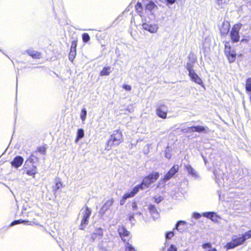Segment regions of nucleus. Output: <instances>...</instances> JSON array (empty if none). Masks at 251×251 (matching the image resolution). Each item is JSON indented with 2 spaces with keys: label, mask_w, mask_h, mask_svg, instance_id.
I'll list each match as a JSON object with an SVG mask.
<instances>
[{
  "label": "nucleus",
  "mask_w": 251,
  "mask_h": 251,
  "mask_svg": "<svg viewBox=\"0 0 251 251\" xmlns=\"http://www.w3.org/2000/svg\"><path fill=\"white\" fill-rule=\"evenodd\" d=\"M134 214V215H140L142 214L140 212H135Z\"/></svg>",
  "instance_id": "603ef678"
},
{
  "label": "nucleus",
  "mask_w": 251,
  "mask_h": 251,
  "mask_svg": "<svg viewBox=\"0 0 251 251\" xmlns=\"http://www.w3.org/2000/svg\"><path fill=\"white\" fill-rule=\"evenodd\" d=\"M241 24H238L235 25L232 27L230 33V36L232 41L234 43L237 42L239 40V31L242 27Z\"/></svg>",
  "instance_id": "39448f33"
},
{
  "label": "nucleus",
  "mask_w": 251,
  "mask_h": 251,
  "mask_svg": "<svg viewBox=\"0 0 251 251\" xmlns=\"http://www.w3.org/2000/svg\"><path fill=\"white\" fill-rule=\"evenodd\" d=\"M61 185V183L60 182H56L55 184V188L56 189H59Z\"/></svg>",
  "instance_id": "de8ad7c7"
},
{
  "label": "nucleus",
  "mask_w": 251,
  "mask_h": 251,
  "mask_svg": "<svg viewBox=\"0 0 251 251\" xmlns=\"http://www.w3.org/2000/svg\"><path fill=\"white\" fill-rule=\"evenodd\" d=\"M26 222H29L28 221H25V220H15L11 223V224L10 225V226H15L17 224L25 223Z\"/></svg>",
  "instance_id": "7c9ffc66"
},
{
  "label": "nucleus",
  "mask_w": 251,
  "mask_h": 251,
  "mask_svg": "<svg viewBox=\"0 0 251 251\" xmlns=\"http://www.w3.org/2000/svg\"><path fill=\"white\" fill-rule=\"evenodd\" d=\"M118 232L122 239L123 237L128 236L129 234V231L125 229L124 227H119L118 229Z\"/></svg>",
  "instance_id": "4be33fe9"
},
{
  "label": "nucleus",
  "mask_w": 251,
  "mask_h": 251,
  "mask_svg": "<svg viewBox=\"0 0 251 251\" xmlns=\"http://www.w3.org/2000/svg\"><path fill=\"white\" fill-rule=\"evenodd\" d=\"M100 251H107V250L103 248L101 245H100Z\"/></svg>",
  "instance_id": "09e8293b"
},
{
  "label": "nucleus",
  "mask_w": 251,
  "mask_h": 251,
  "mask_svg": "<svg viewBox=\"0 0 251 251\" xmlns=\"http://www.w3.org/2000/svg\"><path fill=\"white\" fill-rule=\"evenodd\" d=\"M154 200L155 202L158 203L163 200V198L162 197L159 196L157 198H154Z\"/></svg>",
  "instance_id": "a19ab883"
},
{
  "label": "nucleus",
  "mask_w": 251,
  "mask_h": 251,
  "mask_svg": "<svg viewBox=\"0 0 251 251\" xmlns=\"http://www.w3.org/2000/svg\"><path fill=\"white\" fill-rule=\"evenodd\" d=\"M241 235L244 242L246 240L251 238V230L246 232L244 234Z\"/></svg>",
  "instance_id": "bb28decb"
},
{
  "label": "nucleus",
  "mask_w": 251,
  "mask_h": 251,
  "mask_svg": "<svg viewBox=\"0 0 251 251\" xmlns=\"http://www.w3.org/2000/svg\"><path fill=\"white\" fill-rule=\"evenodd\" d=\"M226 55L229 62H233L235 61L236 58V53L233 50H231L230 53H228Z\"/></svg>",
  "instance_id": "5701e85b"
},
{
  "label": "nucleus",
  "mask_w": 251,
  "mask_h": 251,
  "mask_svg": "<svg viewBox=\"0 0 251 251\" xmlns=\"http://www.w3.org/2000/svg\"><path fill=\"white\" fill-rule=\"evenodd\" d=\"M176 0H165V4L168 7H170L171 5L174 4Z\"/></svg>",
  "instance_id": "72a5a7b5"
},
{
  "label": "nucleus",
  "mask_w": 251,
  "mask_h": 251,
  "mask_svg": "<svg viewBox=\"0 0 251 251\" xmlns=\"http://www.w3.org/2000/svg\"><path fill=\"white\" fill-rule=\"evenodd\" d=\"M123 140L122 131L119 130L113 131L109 139L106 142V150H109L112 146L119 145Z\"/></svg>",
  "instance_id": "f257e3e1"
},
{
  "label": "nucleus",
  "mask_w": 251,
  "mask_h": 251,
  "mask_svg": "<svg viewBox=\"0 0 251 251\" xmlns=\"http://www.w3.org/2000/svg\"><path fill=\"white\" fill-rule=\"evenodd\" d=\"M167 251H177V249L174 245H171L168 249Z\"/></svg>",
  "instance_id": "4c0bfd02"
},
{
  "label": "nucleus",
  "mask_w": 251,
  "mask_h": 251,
  "mask_svg": "<svg viewBox=\"0 0 251 251\" xmlns=\"http://www.w3.org/2000/svg\"><path fill=\"white\" fill-rule=\"evenodd\" d=\"M219 218H220V217L215 214V215L214 217V218L212 220V221L213 222H218Z\"/></svg>",
  "instance_id": "49530a36"
},
{
  "label": "nucleus",
  "mask_w": 251,
  "mask_h": 251,
  "mask_svg": "<svg viewBox=\"0 0 251 251\" xmlns=\"http://www.w3.org/2000/svg\"><path fill=\"white\" fill-rule=\"evenodd\" d=\"M186 67L187 70L189 72V74L195 71L193 69V65L190 63H187Z\"/></svg>",
  "instance_id": "2f4dec72"
},
{
  "label": "nucleus",
  "mask_w": 251,
  "mask_h": 251,
  "mask_svg": "<svg viewBox=\"0 0 251 251\" xmlns=\"http://www.w3.org/2000/svg\"><path fill=\"white\" fill-rule=\"evenodd\" d=\"M98 234L99 235H100V236H102V234H103V232H102V230L101 229H99L98 230Z\"/></svg>",
  "instance_id": "8fccbe9b"
},
{
  "label": "nucleus",
  "mask_w": 251,
  "mask_h": 251,
  "mask_svg": "<svg viewBox=\"0 0 251 251\" xmlns=\"http://www.w3.org/2000/svg\"><path fill=\"white\" fill-rule=\"evenodd\" d=\"M232 50L231 49L230 46L229 45V43L228 42H226L225 44V52L226 55L227 54L230 53V51Z\"/></svg>",
  "instance_id": "c756f323"
},
{
  "label": "nucleus",
  "mask_w": 251,
  "mask_h": 251,
  "mask_svg": "<svg viewBox=\"0 0 251 251\" xmlns=\"http://www.w3.org/2000/svg\"><path fill=\"white\" fill-rule=\"evenodd\" d=\"M24 170L26 175L33 177H35V175L37 173V167L34 164H28V165L24 164Z\"/></svg>",
  "instance_id": "423d86ee"
},
{
  "label": "nucleus",
  "mask_w": 251,
  "mask_h": 251,
  "mask_svg": "<svg viewBox=\"0 0 251 251\" xmlns=\"http://www.w3.org/2000/svg\"><path fill=\"white\" fill-rule=\"evenodd\" d=\"M126 200L127 199L123 196L122 199L120 201V204L122 205H124L125 203Z\"/></svg>",
  "instance_id": "c03bdc74"
},
{
  "label": "nucleus",
  "mask_w": 251,
  "mask_h": 251,
  "mask_svg": "<svg viewBox=\"0 0 251 251\" xmlns=\"http://www.w3.org/2000/svg\"><path fill=\"white\" fill-rule=\"evenodd\" d=\"M112 71L110 67H104L100 72V75L101 76L108 75L112 72Z\"/></svg>",
  "instance_id": "aec40b11"
},
{
  "label": "nucleus",
  "mask_w": 251,
  "mask_h": 251,
  "mask_svg": "<svg viewBox=\"0 0 251 251\" xmlns=\"http://www.w3.org/2000/svg\"><path fill=\"white\" fill-rule=\"evenodd\" d=\"M134 215H134V213H132V214H129V217H128V219H129V221L130 222H132V220L134 219Z\"/></svg>",
  "instance_id": "a18cd8bd"
},
{
  "label": "nucleus",
  "mask_w": 251,
  "mask_h": 251,
  "mask_svg": "<svg viewBox=\"0 0 251 251\" xmlns=\"http://www.w3.org/2000/svg\"><path fill=\"white\" fill-rule=\"evenodd\" d=\"M158 0L163 3H164L165 4V0Z\"/></svg>",
  "instance_id": "864d4df0"
},
{
  "label": "nucleus",
  "mask_w": 251,
  "mask_h": 251,
  "mask_svg": "<svg viewBox=\"0 0 251 251\" xmlns=\"http://www.w3.org/2000/svg\"><path fill=\"white\" fill-rule=\"evenodd\" d=\"M24 158L21 156H16L11 162L12 166L15 168L20 167L24 162Z\"/></svg>",
  "instance_id": "9b49d317"
},
{
  "label": "nucleus",
  "mask_w": 251,
  "mask_h": 251,
  "mask_svg": "<svg viewBox=\"0 0 251 251\" xmlns=\"http://www.w3.org/2000/svg\"><path fill=\"white\" fill-rule=\"evenodd\" d=\"M72 58V57H71V55H70V57H69L70 60H71Z\"/></svg>",
  "instance_id": "4d7b16f0"
},
{
  "label": "nucleus",
  "mask_w": 251,
  "mask_h": 251,
  "mask_svg": "<svg viewBox=\"0 0 251 251\" xmlns=\"http://www.w3.org/2000/svg\"><path fill=\"white\" fill-rule=\"evenodd\" d=\"M189 76L193 81L200 85L201 86H203V82L202 79L195 72V71L189 74Z\"/></svg>",
  "instance_id": "4468645a"
},
{
  "label": "nucleus",
  "mask_w": 251,
  "mask_h": 251,
  "mask_svg": "<svg viewBox=\"0 0 251 251\" xmlns=\"http://www.w3.org/2000/svg\"><path fill=\"white\" fill-rule=\"evenodd\" d=\"M246 41H247V39H242L241 40V42H244Z\"/></svg>",
  "instance_id": "6e6d98bb"
},
{
  "label": "nucleus",
  "mask_w": 251,
  "mask_h": 251,
  "mask_svg": "<svg viewBox=\"0 0 251 251\" xmlns=\"http://www.w3.org/2000/svg\"><path fill=\"white\" fill-rule=\"evenodd\" d=\"M87 115V111L85 108H83L81 110V112L80 113V119L82 122H84L86 117Z\"/></svg>",
  "instance_id": "cd10ccee"
},
{
  "label": "nucleus",
  "mask_w": 251,
  "mask_h": 251,
  "mask_svg": "<svg viewBox=\"0 0 251 251\" xmlns=\"http://www.w3.org/2000/svg\"><path fill=\"white\" fill-rule=\"evenodd\" d=\"M175 234L173 231H169L166 233V238L167 239H171L174 236Z\"/></svg>",
  "instance_id": "f704fd0d"
},
{
  "label": "nucleus",
  "mask_w": 251,
  "mask_h": 251,
  "mask_svg": "<svg viewBox=\"0 0 251 251\" xmlns=\"http://www.w3.org/2000/svg\"><path fill=\"white\" fill-rule=\"evenodd\" d=\"M146 9L153 14L158 10V6L152 1H150L146 6Z\"/></svg>",
  "instance_id": "dca6fc26"
},
{
  "label": "nucleus",
  "mask_w": 251,
  "mask_h": 251,
  "mask_svg": "<svg viewBox=\"0 0 251 251\" xmlns=\"http://www.w3.org/2000/svg\"><path fill=\"white\" fill-rule=\"evenodd\" d=\"M27 54L34 59H39L41 58V53L40 52L28 50H26Z\"/></svg>",
  "instance_id": "6ab92c4d"
},
{
  "label": "nucleus",
  "mask_w": 251,
  "mask_h": 251,
  "mask_svg": "<svg viewBox=\"0 0 251 251\" xmlns=\"http://www.w3.org/2000/svg\"><path fill=\"white\" fill-rule=\"evenodd\" d=\"M185 168L188 173L191 175L192 176L197 178L199 177V175L196 170L189 165L185 166Z\"/></svg>",
  "instance_id": "a211bd4d"
},
{
  "label": "nucleus",
  "mask_w": 251,
  "mask_h": 251,
  "mask_svg": "<svg viewBox=\"0 0 251 251\" xmlns=\"http://www.w3.org/2000/svg\"><path fill=\"white\" fill-rule=\"evenodd\" d=\"M31 223H32V222H30V223L29 224V225H31Z\"/></svg>",
  "instance_id": "bf43d9fd"
},
{
  "label": "nucleus",
  "mask_w": 251,
  "mask_h": 251,
  "mask_svg": "<svg viewBox=\"0 0 251 251\" xmlns=\"http://www.w3.org/2000/svg\"><path fill=\"white\" fill-rule=\"evenodd\" d=\"M214 174L215 176L216 180H218V178H217V176L216 175V172H214Z\"/></svg>",
  "instance_id": "5fc2aeb1"
},
{
  "label": "nucleus",
  "mask_w": 251,
  "mask_h": 251,
  "mask_svg": "<svg viewBox=\"0 0 251 251\" xmlns=\"http://www.w3.org/2000/svg\"><path fill=\"white\" fill-rule=\"evenodd\" d=\"M123 88L128 91H129L131 90V87L128 85L125 84L123 86Z\"/></svg>",
  "instance_id": "79ce46f5"
},
{
  "label": "nucleus",
  "mask_w": 251,
  "mask_h": 251,
  "mask_svg": "<svg viewBox=\"0 0 251 251\" xmlns=\"http://www.w3.org/2000/svg\"><path fill=\"white\" fill-rule=\"evenodd\" d=\"M148 209L154 219H158L159 217V213L157 211L156 207L152 204H149Z\"/></svg>",
  "instance_id": "2eb2a0df"
},
{
  "label": "nucleus",
  "mask_w": 251,
  "mask_h": 251,
  "mask_svg": "<svg viewBox=\"0 0 251 251\" xmlns=\"http://www.w3.org/2000/svg\"><path fill=\"white\" fill-rule=\"evenodd\" d=\"M202 215L212 220L215 215V213L213 212H206L203 213Z\"/></svg>",
  "instance_id": "b1692460"
},
{
  "label": "nucleus",
  "mask_w": 251,
  "mask_h": 251,
  "mask_svg": "<svg viewBox=\"0 0 251 251\" xmlns=\"http://www.w3.org/2000/svg\"><path fill=\"white\" fill-rule=\"evenodd\" d=\"M201 216L202 215L197 212H195L193 214V218L196 219H198L200 218L201 217Z\"/></svg>",
  "instance_id": "ea45409f"
},
{
  "label": "nucleus",
  "mask_w": 251,
  "mask_h": 251,
  "mask_svg": "<svg viewBox=\"0 0 251 251\" xmlns=\"http://www.w3.org/2000/svg\"><path fill=\"white\" fill-rule=\"evenodd\" d=\"M186 224L187 223L184 221H179L176 223L175 229L180 232H183Z\"/></svg>",
  "instance_id": "f3484780"
},
{
  "label": "nucleus",
  "mask_w": 251,
  "mask_h": 251,
  "mask_svg": "<svg viewBox=\"0 0 251 251\" xmlns=\"http://www.w3.org/2000/svg\"><path fill=\"white\" fill-rule=\"evenodd\" d=\"M185 130V129H182V130L183 132H185V131H184V130Z\"/></svg>",
  "instance_id": "13d9d810"
},
{
  "label": "nucleus",
  "mask_w": 251,
  "mask_h": 251,
  "mask_svg": "<svg viewBox=\"0 0 251 251\" xmlns=\"http://www.w3.org/2000/svg\"><path fill=\"white\" fill-rule=\"evenodd\" d=\"M38 159L35 156L31 154L30 156L26 159L25 164L28 165V164H34V163L38 161Z\"/></svg>",
  "instance_id": "412c9836"
},
{
  "label": "nucleus",
  "mask_w": 251,
  "mask_h": 251,
  "mask_svg": "<svg viewBox=\"0 0 251 251\" xmlns=\"http://www.w3.org/2000/svg\"><path fill=\"white\" fill-rule=\"evenodd\" d=\"M244 243L241 235H234L232 236L231 241L227 243L225 247L227 250H229L242 245Z\"/></svg>",
  "instance_id": "7ed1b4c3"
},
{
  "label": "nucleus",
  "mask_w": 251,
  "mask_h": 251,
  "mask_svg": "<svg viewBox=\"0 0 251 251\" xmlns=\"http://www.w3.org/2000/svg\"><path fill=\"white\" fill-rule=\"evenodd\" d=\"M131 207H132V209L133 211H136L137 210L138 207H137V205L136 202H135V201L132 202Z\"/></svg>",
  "instance_id": "58836bf2"
},
{
  "label": "nucleus",
  "mask_w": 251,
  "mask_h": 251,
  "mask_svg": "<svg viewBox=\"0 0 251 251\" xmlns=\"http://www.w3.org/2000/svg\"><path fill=\"white\" fill-rule=\"evenodd\" d=\"M246 89L248 92H251V77L247 80Z\"/></svg>",
  "instance_id": "c85d7f7f"
},
{
  "label": "nucleus",
  "mask_w": 251,
  "mask_h": 251,
  "mask_svg": "<svg viewBox=\"0 0 251 251\" xmlns=\"http://www.w3.org/2000/svg\"><path fill=\"white\" fill-rule=\"evenodd\" d=\"M126 251H135V250L130 244L127 243L126 245Z\"/></svg>",
  "instance_id": "c9c22d12"
},
{
  "label": "nucleus",
  "mask_w": 251,
  "mask_h": 251,
  "mask_svg": "<svg viewBox=\"0 0 251 251\" xmlns=\"http://www.w3.org/2000/svg\"><path fill=\"white\" fill-rule=\"evenodd\" d=\"M195 131L198 132H208L209 131V128L207 126H197L188 127L186 131V132H192Z\"/></svg>",
  "instance_id": "6e6552de"
},
{
  "label": "nucleus",
  "mask_w": 251,
  "mask_h": 251,
  "mask_svg": "<svg viewBox=\"0 0 251 251\" xmlns=\"http://www.w3.org/2000/svg\"><path fill=\"white\" fill-rule=\"evenodd\" d=\"M136 8L137 11H140L142 10V4L140 2H138L136 5Z\"/></svg>",
  "instance_id": "37998d69"
},
{
  "label": "nucleus",
  "mask_w": 251,
  "mask_h": 251,
  "mask_svg": "<svg viewBox=\"0 0 251 251\" xmlns=\"http://www.w3.org/2000/svg\"><path fill=\"white\" fill-rule=\"evenodd\" d=\"M215 1L219 8H224L225 5L226 3V0H215Z\"/></svg>",
  "instance_id": "393cba45"
},
{
  "label": "nucleus",
  "mask_w": 251,
  "mask_h": 251,
  "mask_svg": "<svg viewBox=\"0 0 251 251\" xmlns=\"http://www.w3.org/2000/svg\"><path fill=\"white\" fill-rule=\"evenodd\" d=\"M37 151L42 154H45L46 153V148L43 147H40L38 148Z\"/></svg>",
  "instance_id": "e433bc0d"
},
{
  "label": "nucleus",
  "mask_w": 251,
  "mask_h": 251,
  "mask_svg": "<svg viewBox=\"0 0 251 251\" xmlns=\"http://www.w3.org/2000/svg\"><path fill=\"white\" fill-rule=\"evenodd\" d=\"M178 166L177 165H174L169 172L165 175L163 180L166 181L170 179L178 171Z\"/></svg>",
  "instance_id": "0eeeda50"
},
{
  "label": "nucleus",
  "mask_w": 251,
  "mask_h": 251,
  "mask_svg": "<svg viewBox=\"0 0 251 251\" xmlns=\"http://www.w3.org/2000/svg\"><path fill=\"white\" fill-rule=\"evenodd\" d=\"M159 174L158 172H154L145 177L142 183L138 185H140V190H143L144 187L148 188L151 184L154 183L159 177Z\"/></svg>",
  "instance_id": "f03ea898"
},
{
  "label": "nucleus",
  "mask_w": 251,
  "mask_h": 251,
  "mask_svg": "<svg viewBox=\"0 0 251 251\" xmlns=\"http://www.w3.org/2000/svg\"><path fill=\"white\" fill-rule=\"evenodd\" d=\"M142 27L144 30H147L151 33H156L158 29V25L156 24L144 23L142 24Z\"/></svg>",
  "instance_id": "1a4fd4ad"
},
{
  "label": "nucleus",
  "mask_w": 251,
  "mask_h": 251,
  "mask_svg": "<svg viewBox=\"0 0 251 251\" xmlns=\"http://www.w3.org/2000/svg\"><path fill=\"white\" fill-rule=\"evenodd\" d=\"M114 200L113 199L107 200L102 205L100 210V213L101 215L105 214V212L109 209L110 206L113 204Z\"/></svg>",
  "instance_id": "f8f14e48"
},
{
  "label": "nucleus",
  "mask_w": 251,
  "mask_h": 251,
  "mask_svg": "<svg viewBox=\"0 0 251 251\" xmlns=\"http://www.w3.org/2000/svg\"><path fill=\"white\" fill-rule=\"evenodd\" d=\"M167 107L165 105H160L156 109V114L160 118L165 119L167 116Z\"/></svg>",
  "instance_id": "9d476101"
},
{
  "label": "nucleus",
  "mask_w": 251,
  "mask_h": 251,
  "mask_svg": "<svg viewBox=\"0 0 251 251\" xmlns=\"http://www.w3.org/2000/svg\"><path fill=\"white\" fill-rule=\"evenodd\" d=\"M83 42L87 43L90 40V36L88 33H84L82 35Z\"/></svg>",
  "instance_id": "473e14b6"
},
{
  "label": "nucleus",
  "mask_w": 251,
  "mask_h": 251,
  "mask_svg": "<svg viewBox=\"0 0 251 251\" xmlns=\"http://www.w3.org/2000/svg\"><path fill=\"white\" fill-rule=\"evenodd\" d=\"M140 185L135 186L132 190L127 192L124 196L126 199H129L133 197L140 190Z\"/></svg>",
  "instance_id": "ddd939ff"
},
{
  "label": "nucleus",
  "mask_w": 251,
  "mask_h": 251,
  "mask_svg": "<svg viewBox=\"0 0 251 251\" xmlns=\"http://www.w3.org/2000/svg\"><path fill=\"white\" fill-rule=\"evenodd\" d=\"M165 157L168 158V159H170L171 157V155L170 153H166L165 154Z\"/></svg>",
  "instance_id": "3c124183"
},
{
  "label": "nucleus",
  "mask_w": 251,
  "mask_h": 251,
  "mask_svg": "<svg viewBox=\"0 0 251 251\" xmlns=\"http://www.w3.org/2000/svg\"><path fill=\"white\" fill-rule=\"evenodd\" d=\"M81 212L82 219L79 228L81 229H83L85 227L86 225L88 224V220L91 214V210L89 208L86 207L85 209H82Z\"/></svg>",
  "instance_id": "20e7f679"
},
{
  "label": "nucleus",
  "mask_w": 251,
  "mask_h": 251,
  "mask_svg": "<svg viewBox=\"0 0 251 251\" xmlns=\"http://www.w3.org/2000/svg\"><path fill=\"white\" fill-rule=\"evenodd\" d=\"M84 130L82 128H80L78 129L77 132V137L76 139V142L82 138L84 137Z\"/></svg>",
  "instance_id": "a878e982"
}]
</instances>
